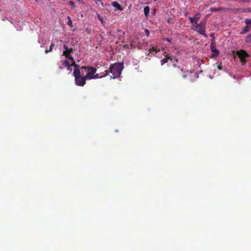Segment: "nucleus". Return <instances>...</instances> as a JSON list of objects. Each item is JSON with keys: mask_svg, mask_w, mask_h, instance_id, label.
Listing matches in <instances>:
<instances>
[{"mask_svg": "<svg viewBox=\"0 0 251 251\" xmlns=\"http://www.w3.org/2000/svg\"><path fill=\"white\" fill-rule=\"evenodd\" d=\"M123 68V63H116L111 65L109 68V73H111L112 75H110L111 78H118L120 76L122 71Z\"/></svg>", "mask_w": 251, "mask_h": 251, "instance_id": "f257e3e1", "label": "nucleus"}, {"mask_svg": "<svg viewBox=\"0 0 251 251\" xmlns=\"http://www.w3.org/2000/svg\"><path fill=\"white\" fill-rule=\"evenodd\" d=\"M171 73L175 77H178L180 75H182V78L185 79L188 75L191 74V72L188 71H185L179 67L174 65V69L171 71Z\"/></svg>", "mask_w": 251, "mask_h": 251, "instance_id": "f03ea898", "label": "nucleus"}, {"mask_svg": "<svg viewBox=\"0 0 251 251\" xmlns=\"http://www.w3.org/2000/svg\"><path fill=\"white\" fill-rule=\"evenodd\" d=\"M196 25H193L191 29L206 37L207 35L205 33L206 22L202 21L199 24Z\"/></svg>", "mask_w": 251, "mask_h": 251, "instance_id": "7ed1b4c3", "label": "nucleus"}, {"mask_svg": "<svg viewBox=\"0 0 251 251\" xmlns=\"http://www.w3.org/2000/svg\"><path fill=\"white\" fill-rule=\"evenodd\" d=\"M73 74L75 77V83L76 85L83 86L86 84L87 79L85 78V76H81L80 73L76 70L74 71Z\"/></svg>", "mask_w": 251, "mask_h": 251, "instance_id": "20e7f679", "label": "nucleus"}, {"mask_svg": "<svg viewBox=\"0 0 251 251\" xmlns=\"http://www.w3.org/2000/svg\"><path fill=\"white\" fill-rule=\"evenodd\" d=\"M81 70H83V69L87 70V73L85 75V78L87 79H92L93 76H94L97 71V69L91 66H82L81 67Z\"/></svg>", "mask_w": 251, "mask_h": 251, "instance_id": "39448f33", "label": "nucleus"}, {"mask_svg": "<svg viewBox=\"0 0 251 251\" xmlns=\"http://www.w3.org/2000/svg\"><path fill=\"white\" fill-rule=\"evenodd\" d=\"M236 54L240 59L241 62L243 65L245 64L247 62L246 58L249 57V55L246 51L243 50L238 51Z\"/></svg>", "mask_w": 251, "mask_h": 251, "instance_id": "423d86ee", "label": "nucleus"}, {"mask_svg": "<svg viewBox=\"0 0 251 251\" xmlns=\"http://www.w3.org/2000/svg\"><path fill=\"white\" fill-rule=\"evenodd\" d=\"M213 35L214 34H213L211 35V36L213 37V39L212 42L210 44V49H211V51L214 53L213 56L214 57H217L219 55L220 52H219V50H218L217 49H216V44L214 41V37Z\"/></svg>", "mask_w": 251, "mask_h": 251, "instance_id": "0eeeda50", "label": "nucleus"}, {"mask_svg": "<svg viewBox=\"0 0 251 251\" xmlns=\"http://www.w3.org/2000/svg\"><path fill=\"white\" fill-rule=\"evenodd\" d=\"M201 17V14L200 13H197L193 17H189L188 19L190 20V23L191 24H197L198 20Z\"/></svg>", "mask_w": 251, "mask_h": 251, "instance_id": "6e6552de", "label": "nucleus"}, {"mask_svg": "<svg viewBox=\"0 0 251 251\" xmlns=\"http://www.w3.org/2000/svg\"><path fill=\"white\" fill-rule=\"evenodd\" d=\"M63 48L65 49V51H63V55H64L67 58L68 56H72L71 55V53L73 52V49H69L68 47L66 45H64Z\"/></svg>", "mask_w": 251, "mask_h": 251, "instance_id": "1a4fd4ad", "label": "nucleus"}, {"mask_svg": "<svg viewBox=\"0 0 251 251\" xmlns=\"http://www.w3.org/2000/svg\"><path fill=\"white\" fill-rule=\"evenodd\" d=\"M109 74V72L108 71H104V74L102 75H100L99 74H94V76L92 77V79H97L99 78H102L103 77L106 76Z\"/></svg>", "mask_w": 251, "mask_h": 251, "instance_id": "9d476101", "label": "nucleus"}, {"mask_svg": "<svg viewBox=\"0 0 251 251\" xmlns=\"http://www.w3.org/2000/svg\"><path fill=\"white\" fill-rule=\"evenodd\" d=\"M112 6L115 7L117 9H118L120 11H122L123 10V8L122 7V6L117 1L113 2Z\"/></svg>", "mask_w": 251, "mask_h": 251, "instance_id": "9b49d317", "label": "nucleus"}, {"mask_svg": "<svg viewBox=\"0 0 251 251\" xmlns=\"http://www.w3.org/2000/svg\"><path fill=\"white\" fill-rule=\"evenodd\" d=\"M169 60H172V58L170 56L167 55L166 56L165 58H164L161 60V65H163V64L167 63Z\"/></svg>", "mask_w": 251, "mask_h": 251, "instance_id": "f8f14e48", "label": "nucleus"}, {"mask_svg": "<svg viewBox=\"0 0 251 251\" xmlns=\"http://www.w3.org/2000/svg\"><path fill=\"white\" fill-rule=\"evenodd\" d=\"M150 11V8L149 6H146L144 7V12L145 16L146 17H148L149 16Z\"/></svg>", "mask_w": 251, "mask_h": 251, "instance_id": "ddd939ff", "label": "nucleus"}, {"mask_svg": "<svg viewBox=\"0 0 251 251\" xmlns=\"http://www.w3.org/2000/svg\"><path fill=\"white\" fill-rule=\"evenodd\" d=\"M251 29V25H246L243 29V31L241 32V34H245Z\"/></svg>", "mask_w": 251, "mask_h": 251, "instance_id": "4468645a", "label": "nucleus"}, {"mask_svg": "<svg viewBox=\"0 0 251 251\" xmlns=\"http://www.w3.org/2000/svg\"><path fill=\"white\" fill-rule=\"evenodd\" d=\"M67 58L69 59L71 62L72 64H71V66H74L75 65L76 63H75V60L72 56H68Z\"/></svg>", "mask_w": 251, "mask_h": 251, "instance_id": "2eb2a0df", "label": "nucleus"}, {"mask_svg": "<svg viewBox=\"0 0 251 251\" xmlns=\"http://www.w3.org/2000/svg\"><path fill=\"white\" fill-rule=\"evenodd\" d=\"M62 65L64 66L65 67H71V64L67 60H65L62 62Z\"/></svg>", "mask_w": 251, "mask_h": 251, "instance_id": "dca6fc26", "label": "nucleus"}, {"mask_svg": "<svg viewBox=\"0 0 251 251\" xmlns=\"http://www.w3.org/2000/svg\"><path fill=\"white\" fill-rule=\"evenodd\" d=\"M251 12V8H241L240 9V13L244 12Z\"/></svg>", "mask_w": 251, "mask_h": 251, "instance_id": "f3484780", "label": "nucleus"}, {"mask_svg": "<svg viewBox=\"0 0 251 251\" xmlns=\"http://www.w3.org/2000/svg\"><path fill=\"white\" fill-rule=\"evenodd\" d=\"M54 43H51L50 45V47H49V50H45V52L46 53H49V52H50L52 49H53V47L54 46Z\"/></svg>", "mask_w": 251, "mask_h": 251, "instance_id": "a211bd4d", "label": "nucleus"}, {"mask_svg": "<svg viewBox=\"0 0 251 251\" xmlns=\"http://www.w3.org/2000/svg\"><path fill=\"white\" fill-rule=\"evenodd\" d=\"M158 51H159V50H157L155 48L152 47L149 49V52L148 53V55H149L150 53H151L152 52H155L157 53Z\"/></svg>", "mask_w": 251, "mask_h": 251, "instance_id": "6ab92c4d", "label": "nucleus"}, {"mask_svg": "<svg viewBox=\"0 0 251 251\" xmlns=\"http://www.w3.org/2000/svg\"><path fill=\"white\" fill-rule=\"evenodd\" d=\"M245 41L246 42L251 43V34H249L246 38Z\"/></svg>", "mask_w": 251, "mask_h": 251, "instance_id": "aec40b11", "label": "nucleus"}, {"mask_svg": "<svg viewBox=\"0 0 251 251\" xmlns=\"http://www.w3.org/2000/svg\"><path fill=\"white\" fill-rule=\"evenodd\" d=\"M74 67L75 68L74 71L76 70V71H78V72L79 73L81 74L80 70V66L79 65H77L76 64L75 65Z\"/></svg>", "mask_w": 251, "mask_h": 251, "instance_id": "412c9836", "label": "nucleus"}, {"mask_svg": "<svg viewBox=\"0 0 251 251\" xmlns=\"http://www.w3.org/2000/svg\"><path fill=\"white\" fill-rule=\"evenodd\" d=\"M245 23L247 25H251V19H247L245 20Z\"/></svg>", "mask_w": 251, "mask_h": 251, "instance_id": "4be33fe9", "label": "nucleus"}, {"mask_svg": "<svg viewBox=\"0 0 251 251\" xmlns=\"http://www.w3.org/2000/svg\"><path fill=\"white\" fill-rule=\"evenodd\" d=\"M68 19H69V21H68V22H67V24H68V25H69L70 27H72V26H73V23H72V20H71V18H70L69 17H68Z\"/></svg>", "mask_w": 251, "mask_h": 251, "instance_id": "5701e85b", "label": "nucleus"}, {"mask_svg": "<svg viewBox=\"0 0 251 251\" xmlns=\"http://www.w3.org/2000/svg\"><path fill=\"white\" fill-rule=\"evenodd\" d=\"M69 4H70V5H71V7L72 8H75V2L74 1H72V0L70 1L69 2Z\"/></svg>", "mask_w": 251, "mask_h": 251, "instance_id": "b1692460", "label": "nucleus"}, {"mask_svg": "<svg viewBox=\"0 0 251 251\" xmlns=\"http://www.w3.org/2000/svg\"><path fill=\"white\" fill-rule=\"evenodd\" d=\"M241 9V8H234L233 9H232V11L236 13V12H239L240 13V9Z\"/></svg>", "mask_w": 251, "mask_h": 251, "instance_id": "393cba45", "label": "nucleus"}, {"mask_svg": "<svg viewBox=\"0 0 251 251\" xmlns=\"http://www.w3.org/2000/svg\"><path fill=\"white\" fill-rule=\"evenodd\" d=\"M221 9H222V8H211V10L212 11L216 12V11H219Z\"/></svg>", "mask_w": 251, "mask_h": 251, "instance_id": "a878e982", "label": "nucleus"}, {"mask_svg": "<svg viewBox=\"0 0 251 251\" xmlns=\"http://www.w3.org/2000/svg\"><path fill=\"white\" fill-rule=\"evenodd\" d=\"M217 67H218V70H222L223 68H222V63L221 62L220 64H218Z\"/></svg>", "mask_w": 251, "mask_h": 251, "instance_id": "bb28decb", "label": "nucleus"}, {"mask_svg": "<svg viewBox=\"0 0 251 251\" xmlns=\"http://www.w3.org/2000/svg\"><path fill=\"white\" fill-rule=\"evenodd\" d=\"M145 33H146V34L147 36H149V35H150V31H149V30L148 29H146L145 30Z\"/></svg>", "mask_w": 251, "mask_h": 251, "instance_id": "cd10ccee", "label": "nucleus"}, {"mask_svg": "<svg viewBox=\"0 0 251 251\" xmlns=\"http://www.w3.org/2000/svg\"><path fill=\"white\" fill-rule=\"evenodd\" d=\"M164 40H167V41H168V42H171V40H170V39H169V38H166V39H165Z\"/></svg>", "mask_w": 251, "mask_h": 251, "instance_id": "c85d7f7f", "label": "nucleus"}, {"mask_svg": "<svg viewBox=\"0 0 251 251\" xmlns=\"http://www.w3.org/2000/svg\"><path fill=\"white\" fill-rule=\"evenodd\" d=\"M103 74H104V72H102V73H100V75H103Z\"/></svg>", "mask_w": 251, "mask_h": 251, "instance_id": "c756f323", "label": "nucleus"}, {"mask_svg": "<svg viewBox=\"0 0 251 251\" xmlns=\"http://www.w3.org/2000/svg\"><path fill=\"white\" fill-rule=\"evenodd\" d=\"M124 47H127V45H126V46H124Z\"/></svg>", "mask_w": 251, "mask_h": 251, "instance_id": "7c9ffc66", "label": "nucleus"}, {"mask_svg": "<svg viewBox=\"0 0 251 251\" xmlns=\"http://www.w3.org/2000/svg\"><path fill=\"white\" fill-rule=\"evenodd\" d=\"M124 47H127V45H126V46H124Z\"/></svg>", "mask_w": 251, "mask_h": 251, "instance_id": "2f4dec72", "label": "nucleus"}, {"mask_svg": "<svg viewBox=\"0 0 251 251\" xmlns=\"http://www.w3.org/2000/svg\"><path fill=\"white\" fill-rule=\"evenodd\" d=\"M124 47H127V45H126V46H124Z\"/></svg>", "mask_w": 251, "mask_h": 251, "instance_id": "473e14b6", "label": "nucleus"}, {"mask_svg": "<svg viewBox=\"0 0 251 251\" xmlns=\"http://www.w3.org/2000/svg\"><path fill=\"white\" fill-rule=\"evenodd\" d=\"M98 1H100V0H98Z\"/></svg>", "mask_w": 251, "mask_h": 251, "instance_id": "72a5a7b5", "label": "nucleus"}]
</instances>
